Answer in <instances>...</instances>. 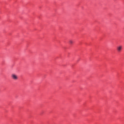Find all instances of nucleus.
I'll use <instances>...</instances> for the list:
<instances>
[{
	"label": "nucleus",
	"instance_id": "obj_1",
	"mask_svg": "<svg viewBox=\"0 0 124 124\" xmlns=\"http://www.w3.org/2000/svg\"><path fill=\"white\" fill-rule=\"evenodd\" d=\"M11 77L13 80H14L15 81H17L18 79H19V77H18V75L15 74H12L11 76Z\"/></svg>",
	"mask_w": 124,
	"mask_h": 124
},
{
	"label": "nucleus",
	"instance_id": "obj_3",
	"mask_svg": "<svg viewBox=\"0 0 124 124\" xmlns=\"http://www.w3.org/2000/svg\"><path fill=\"white\" fill-rule=\"evenodd\" d=\"M73 43H74L73 41H72V40L69 41L70 44H73Z\"/></svg>",
	"mask_w": 124,
	"mask_h": 124
},
{
	"label": "nucleus",
	"instance_id": "obj_2",
	"mask_svg": "<svg viewBox=\"0 0 124 124\" xmlns=\"http://www.w3.org/2000/svg\"><path fill=\"white\" fill-rule=\"evenodd\" d=\"M122 50H123V46H117V50L119 53L121 52Z\"/></svg>",
	"mask_w": 124,
	"mask_h": 124
}]
</instances>
